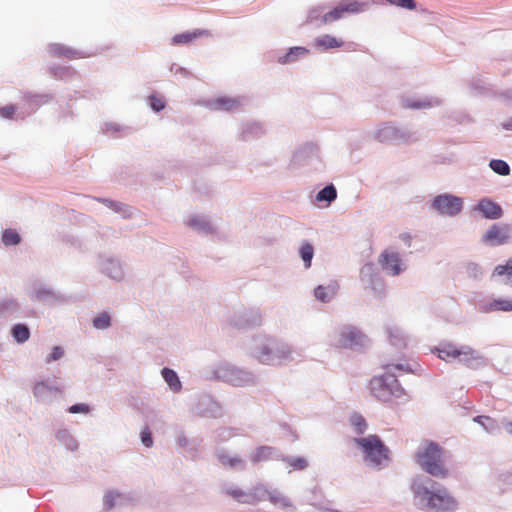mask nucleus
<instances>
[{
  "label": "nucleus",
  "mask_w": 512,
  "mask_h": 512,
  "mask_svg": "<svg viewBox=\"0 0 512 512\" xmlns=\"http://www.w3.org/2000/svg\"><path fill=\"white\" fill-rule=\"evenodd\" d=\"M443 448L439 443L425 440L415 453V461L426 474L412 478L410 491L413 505L423 512H456L458 501L447 487L432 477L445 479L449 470L442 461Z\"/></svg>",
  "instance_id": "nucleus-1"
},
{
  "label": "nucleus",
  "mask_w": 512,
  "mask_h": 512,
  "mask_svg": "<svg viewBox=\"0 0 512 512\" xmlns=\"http://www.w3.org/2000/svg\"><path fill=\"white\" fill-rule=\"evenodd\" d=\"M246 349L253 359L263 365L278 366L294 359V350L290 344L265 334L253 336Z\"/></svg>",
  "instance_id": "nucleus-2"
},
{
  "label": "nucleus",
  "mask_w": 512,
  "mask_h": 512,
  "mask_svg": "<svg viewBox=\"0 0 512 512\" xmlns=\"http://www.w3.org/2000/svg\"><path fill=\"white\" fill-rule=\"evenodd\" d=\"M208 378L233 387H251L258 383V377L254 372L227 361H221L214 365L209 372Z\"/></svg>",
  "instance_id": "nucleus-3"
},
{
  "label": "nucleus",
  "mask_w": 512,
  "mask_h": 512,
  "mask_svg": "<svg viewBox=\"0 0 512 512\" xmlns=\"http://www.w3.org/2000/svg\"><path fill=\"white\" fill-rule=\"evenodd\" d=\"M354 443L363 453V460L370 467L381 470L391 462V450L376 434L354 438Z\"/></svg>",
  "instance_id": "nucleus-4"
},
{
  "label": "nucleus",
  "mask_w": 512,
  "mask_h": 512,
  "mask_svg": "<svg viewBox=\"0 0 512 512\" xmlns=\"http://www.w3.org/2000/svg\"><path fill=\"white\" fill-rule=\"evenodd\" d=\"M334 345L355 352H364L371 346V340L359 327L341 324L336 328Z\"/></svg>",
  "instance_id": "nucleus-5"
},
{
  "label": "nucleus",
  "mask_w": 512,
  "mask_h": 512,
  "mask_svg": "<svg viewBox=\"0 0 512 512\" xmlns=\"http://www.w3.org/2000/svg\"><path fill=\"white\" fill-rule=\"evenodd\" d=\"M370 391L382 402H388L392 397L400 398L406 394L396 375L390 372L373 377L370 381Z\"/></svg>",
  "instance_id": "nucleus-6"
},
{
  "label": "nucleus",
  "mask_w": 512,
  "mask_h": 512,
  "mask_svg": "<svg viewBox=\"0 0 512 512\" xmlns=\"http://www.w3.org/2000/svg\"><path fill=\"white\" fill-rule=\"evenodd\" d=\"M373 139L380 143H411L419 139L417 132L406 127H397L391 122L382 123L372 133Z\"/></svg>",
  "instance_id": "nucleus-7"
},
{
  "label": "nucleus",
  "mask_w": 512,
  "mask_h": 512,
  "mask_svg": "<svg viewBox=\"0 0 512 512\" xmlns=\"http://www.w3.org/2000/svg\"><path fill=\"white\" fill-rule=\"evenodd\" d=\"M359 280L365 289H370L375 298L385 295V281L379 267L373 262L365 263L359 271Z\"/></svg>",
  "instance_id": "nucleus-8"
},
{
  "label": "nucleus",
  "mask_w": 512,
  "mask_h": 512,
  "mask_svg": "<svg viewBox=\"0 0 512 512\" xmlns=\"http://www.w3.org/2000/svg\"><path fill=\"white\" fill-rule=\"evenodd\" d=\"M249 99L246 96H219L214 99L206 100L203 105L214 112L239 113L248 105Z\"/></svg>",
  "instance_id": "nucleus-9"
},
{
  "label": "nucleus",
  "mask_w": 512,
  "mask_h": 512,
  "mask_svg": "<svg viewBox=\"0 0 512 512\" xmlns=\"http://www.w3.org/2000/svg\"><path fill=\"white\" fill-rule=\"evenodd\" d=\"M463 199L452 193L436 195L431 201V208L443 216L455 217L463 210Z\"/></svg>",
  "instance_id": "nucleus-10"
},
{
  "label": "nucleus",
  "mask_w": 512,
  "mask_h": 512,
  "mask_svg": "<svg viewBox=\"0 0 512 512\" xmlns=\"http://www.w3.org/2000/svg\"><path fill=\"white\" fill-rule=\"evenodd\" d=\"M229 324L239 330L254 328L262 323L259 309L240 307L228 319Z\"/></svg>",
  "instance_id": "nucleus-11"
},
{
  "label": "nucleus",
  "mask_w": 512,
  "mask_h": 512,
  "mask_svg": "<svg viewBox=\"0 0 512 512\" xmlns=\"http://www.w3.org/2000/svg\"><path fill=\"white\" fill-rule=\"evenodd\" d=\"M195 415L205 418H220L223 416L222 404L211 395H201L192 408Z\"/></svg>",
  "instance_id": "nucleus-12"
},
{
  "label": "nucleus",
  "mask_w": 512,
  "mask_h": 512,
  "mask_svg": "<svg viewBox=\"0 0 512 512\" xmlns=\"http://www.w3.org/2000/svg\"><path fill=\"white\" fill-rule=\"evenodd\" d=\"M321 163L320 147L313 142L300 146L292 156V164L297 167L311 166Z\"/></svg>",
  "instance_id": "nucleus-13"
},
{
  "label": "nucleus",
  "mask_w": 512,
  "mask_h": 512,
  "mask_svg": "<svg viewBox=\"0 0 512 512\" xmlns=\"http://www.w3.org/2000/svg\"><path fill=\"white\" fill-rule=\"evenodd\" d=\"M267 125L265 122L247 119L241 121L237 133V138L243 142L258 140L267 134Z\"/></svg>",
  "instance_id": "nucleus-14"
},
{
  "label": "nucleus",
  "mask_w": 512,
  "mask_h": 512,
  "mask_svg": "<svg viewBox=\"0 0 512 512\" xmlns=\"http://www.w3.org/2000/svg\"><path fill=\"white\" fill-rule=\"evenodd\" d=\"M28 296L32 300H36L50 306L66 302V297L64 295L53 290L51 287L42 284L33 285L28 292Z\"/></svg>",
  "instance_id": "nucleus-15"
},
{
  "label": "nucleus",
  "mask_w": 512,
  "mask_h": 512,
  "mask_svg": "<svg viewBox=\"0 0 512 512\" xmlns=\"http://www.w3.org/2000/svg\"><path fill=\"white\" fill-rule=\"evenodd\" d=\"M378 263L391 276H399L406 270V265L398 252L384 250L379 255Z\"/></svg>",
  "instance_id": "nucleus-16"
},
{
  "label": "nucleus",
  "mask_w": 512,
  "mask_h": 512,
  "mask_svg": "<svg viewBox=\"0 0 512 512\" xmlns=\"http://www.w3.org/2000/svg\"><path fill=\"white\" fill-rule=\"evenodd\" d=\"M509 238L508 226L495 223L483 234L481 242L487 246L496 247L508 243Z\"/></svg>",
  "instance_id": "nucleus-17"
},
{
  "label": "nucleus",
  "mask_w": 512,
  "mask_h": 512,
  "mask_svg": "<svg viewBox=\"0 0 512 512\" xmlns=\"http://www.w3.org/2000/svg\"><path fill=\"white\" fill-rule=\"evenodd\" d=\"M61 393V388L50 380L37 381L33 386V395L38 402L49 403Z\"/></svg>",
  "instance_id": "nucleus-18"
},
{
  "label": "nucleus",
  "mask_w": 512,
  "mask_h": 512,
  "mask_svg": "<svg viewBox=\"0 0 512 512\" xmlns=\"http://www.w3.org/2000/svg\"><path fill=\"white\" fill-rule=\"evenodd\" d=\"M456 359L471 369H478L487 364L486 358L468 345L459 346V356Z\"/></svg>",
  "instance_id": "nucleus-19"
},
{
  "label": "nucleus",
  "mask_w": 512,
  "mask_h": 512,
  "mask_svg": "<svg viewBox=\"0 0 512 512\" xmlns=\"http://www.w3.org/2000/svg\"><path fill=\"white\" fill-rule=\"evenodd\" d=\"M473 211L478 212L488 220H497L503 216V209L500 204L488 197L481 198L474 206Z\"/></svg>",
  "instance_id": "nucleus-20"
},
{
  "label": "nucleus",
  "mask_w": 512,
  "mask_h": 512,
  "mask_svg": "<svg viewBox=\"0 0 512 512\" xmlns=\"http://www.w3.org/2000/svg\"><path fill=\"white\" fill-rule=\"evenodd\" d=\"M101 269L102 272L109 278L120 281L124 277V271L120 260L113 256L101 257Z\"/></svg>",
  "instance_id": "nucleus-21"
},
{
  "label": "nucleus",
  "mask_w": 512,
  "mask_h": 512,
  "mask_svg": "<svg viewBox=\"0 0 512 512\" xmlns=\"http://www.w3.org/2000/svg\"><path fill=\"white\" fill-rule=\"evenodd\" d=\"M48 52L58 58L77 59L85 58L88 55L81 50L74 49L60 43H51L48 45Z\"/></svg>",
  "instance_id": "nucleus-22"
},
{
  "label": "nucleus",
  "mask_w": 512,
  "mask_h": 512,
  "mask_svg": "<svg viewBox=\"0 0 512 512\" xmlns=\"http://www.w3.org/2000/svg\"><path fill=\"white\" fill-rule=\"evenodd\" d=\"M479 311L482 313L511 312L512 298H492L489 301L481 303L479 305Z\"/></svg>",
  "instance_id": "nucleus-23"
},
{
  "label": "nucleus",
  "mask_w": 512,
  "mask_h": 512,
  "mask_svg": "<svg viewBox=\"0 0 512 512\" xmlns=\"http://www.w3.org/2000/svg\"><path fill=\"white\" fill-rule=\"evenodd\" d=\"M282 453L272 446H259L251 454L250 460L252 463L257 464L269 460H281Z\"/></svg>",
  "instance_id": "nucleus-24"
},
{
  "label": "nucleus",
  "mask_w": 512,
  "mask_h": 512,
  "mask_svg": "<svg viewBox=\"0 0 512 512\" xmlns=\"http://www.w3.org/2000/svg\"><path fill=\"white\" fill-rule=\"evenodd\" d=\"M218 461L225 467L234 470H244L246 468V461L237 454H231L227 450L220 449L217 452Z\"/></svg>",
  "instance_id": "nucleus-25"
},
{
  "label": "nucleus",
  "mask_w": 512,
  "mask_h": 512,
  "mask_svg": "<svg viewBox=\"0 0 512 512\" xmlns=\"http://www.w3.org/2000/svg\"><path fill=\"white\" fill-rule=\"evenodd\" d=\"M308 53V48L304 46H293L288 48L284 54L277 56L276 61L281 65L292 64L306 57Z\"/></svg>",
  "instance_id": "nucleus-26"
},
{
  "label": "nucleus",
  "mask_w": 512,
  "mask_h": 512,
  "mask_svg": "<svg viewBox=\"0 0 512 512\" xmlns=\"http://www.w3.org/2000/svg\"><path fill=\"white\" fill-rule=\"evenodd\" d=\"M187 225L193 229L194 231H197L199 233H203L205 235H209L214 233L215 228L211 224L208 217L204 215H192L189 217L187 221Z\"/></svg>",
  "instance_id": "nucleus-27"
},
{
  "label": "nucleus",
  "mask_w": 512,
  "mask_h": 512,
  "mask_svg": "<svg viewBox=\"0 0 512 512\" xmlns=\"http://www.w3.org/2000/svg\"><path fill=\"white\" fill-rule=\"evenodd\" d=\"M22 99L28 108L34 112L43 104L51 101L53 99V95L50 93L25 92L23 93Z\"/></svg>",
  "instance_id": "nucleus-28"
},
{
  "label": "nucleus",
  "mask_w": 512,
  "mask_h": 512,
  "mask_svg": "<svg viewBox=\"0 0 512 512\" xmlns=\"http://www.w3.org/2000/svg\"><path fill=\"white\" fill-rule=\"evenodd\" d=\"M94 199L104 204L115 213L120 214L124 219H130L133 216V208L125 203L102 197H96Z\"/></svg>",
  "instance_id": "nucleus-29"
},
{
  "label": "nucleus",
  "mask_w": 512,
  "mask_h": 512,
  "mask_svg": "<svg viewBox=\"0 0 512 512\" xmlns=\"http://www.w3.org/2000/svg\"><path fill=\"white\" fill-rule=\"evenodd\" d=\"M390 344L397 350H402L407 345V336L404 330L398 326H388L386 328Z\"/></svg>",
  "instance_id": "nucleus-30"
},
{
  "label": "nucleus",
  "mask_w": 512,
  "mask_h": 512,
  "mask_svg": "<svg viewBox=\"0 0 512 512\" xmlns=\"http://www.w3.org/2000/svg\"><path fill=\"white\" fill-rule=\"evenodd\" d=\"M434 354L445 361H449L450 359H456L459 356V346L452 342H442L438 346L432 349Z\"/></svg>",
  "instance_id": "nucleus-31"
},
{
  "label": "nucleus",
  "mask_w": 512,
  "mask_h": 512,
  "mask_svg": "<svg viewBox=\"0 0 512 512\" xmlns=\"http://www.w3.org/2000/svg\"><path fill=\"white\" fill-rule=\"evenodd\" d=\"M338 290V284L336 282L329 285H318L314 288V297L322 302L329 303L336 295Z\"/></svg>",
  "instance_id": "nucleus-32"
},
{
  "label": "nucleus",
  "mask_w": 512,
  "mask_h": 512,
  "mask_svg": "<svg viewBox=\"0 0 512 512\" xmlns=\"http://www.w3.org/2000/svg\"><path fill=\"white\" fill-rule=\"evenodd\" d=\"M222 491L239 503L249 504V490H243L232 483H225L222 485Z\"/></svg>",
  "instance_id": "nucleus-33"
},
{
  "label": "nucleus",
  "mask_w": 512,
  "mask_h": 512,
  "mask_svg": "<svg viewBox=\"0 0 512 512\" xmlns=\"http://www.w3.org/2000/svg\"><path fill=\"white\" fill-rule=\"evenodd\" d=\"M344 45L343 40L338 39L330 34L318 36L314 40V46L317 49L327 51L330 49L340 48Z\"/></svg>",
  "instance_id": "nucleus-34"
},
{
  "label": "nucleus",
  "mask_w": 512,
  "mask_h": 512,
  "mask_svg": "<svg viewBox=\"0 0 512 512\" xmlns=\"http://www.w3.org/2000/svg\"><path fill=\"white\" fill-rule=\"evenodd\" d=\"M209 31L204 29H196L194 31H186L176 34L171 39L172 45H184L192 42L200 36L208 35Z\"/></svg>",
  "instance_id": "nucleus-35"
},
{
  "label": "nucleus",
  "mask_w": 512,
  "mask_h": 512,
  "mask_svg": "<svg viewBox=\"0 0 512 512\" xmlns=\"http://www.w3.org/2000/svg\"><path fill=\"white\" fill-rule=\"evenodd\" d=\"M439 101L437 99H432L428 97L423 98H412L406 97L403 98L402 104L405 108L410 109H422V108H430L434 105H439Z\"/></svg>",
  "instance_id": "nucleus-36"
},
{
  "label": "nucleus",
  "mask_w": 512,
  "mask_h": 512,
  "mask_svg": "<svg viewBox=\"0 0 512 512\" xmlns=\"http://www.w3.org/2000/svg\"><path fill=\"white\" fill-rule=\"evenodd\" d=\"M161 376L174 393H178L182 389V383L179 379L177 372L169 367H163L161 369Z\"/></svg>",
  "instance_id": "nucleus-37"
},
{
  "label": "nucleus",
  "mask_w": 512,
  "mask_h": 512,
  "mask_svg": "<svg viewBox=\"0 0 512 512\" xmlns=\"http://www.w3.org/2000/svg\"><path fill=\"white\" fill-rule=\"evenodd\" d=\"M337 199V189L333 183L325 185L315 196V201L330 206Z\"/></svg>",
  "instance_id": "nucleus-38"
},
{
  "label": "nucleus",
  "mask_w": 512,
  "mask_h": 512,
  "mask_svg": "<svg viewBox=\"0 0 512 512\" xmlns=\"http://www.w3.org/2000/svg\"><path fill=\"white\" fill-rule=\"evenodd\" d=\"M55 438L57 441L62 444L68 451H76L79 447L78 441L75 439V437L71 434V432L66 429H59L56 434Z\"/></svg>",
  "instance_id": "nucleus-39"
},
{
  "label": "nucleus",
  "mask_w": 512,
  "mask_h": 512,
  "mask_svg": "<svg viewBox=\"0 0 512 512\" xmlns=\"http://www.w3.org/2000/svg\"><path fill=\"white\" fill-rule=\"evenodd\" d=\"M21 306L15 298H4L0 300L1 316H17L20 313Z\"/></svg>",
  "instance_id": "nucleus-40"
},
{
  "label": "nucleus",
  "mask_w": 512,
  "mask_h": 512,
  "mask_svg": "<svg viewBox=\"0 0 512 512\" xmlns=\"http://www.w3.org/2000/svg\"><path fill=\"white\" fill-rule=\"evenodd\" d=\"M12 338L18 343L23 344L30 338V328L25 323H16L10 330Z\"/></svg>",
  "instance_id": "nucleus-41"
},
{
  "label": "nucleus",
  "mask_w": 512,
  "mask_h": 512,
  "mask_svg": "<svg viewBox=\"0 0 512 512\" xmlns=\"http://www.w3.org/2000/svg\"><path fill=\"white\" fill-rule=\"evenodd\" d=\"M299 257L303 261L305 269H309L315 254L314 246L307 240H304L298 250Z\"/></svg>",
  "instance_id": "nucleus-42"
},
{
  "label": "nucleus",
  "mask_w": 512,
  "mask_h": 512,
  "mask_svg": "<svg viewBox=\"0 0 512 512\" xmlns=\"http://www.w3.org/2000/svg\"><path fill=\"white\" fill-rule=\"evenodd\" d=\"M270 487L264 484H258L253 488L249 489V504H255L257 502L267 501L269 497Z\"/></svg>",
  "instance_id": "nucleus-43"
},
{
  "label": "nucleus",
  "mask_w": 512,
  "mask_h": 512,
  "mask_svg": "<svg viewBox=\"0 0 512 512\" xmlns=\"http://www.w3.org/2000/svg\"><path fill=\"white\" fill-rule=\"evenodd\" d=\"M176 446L181 452L193 454L196 451L192 441L188 439L181 428L176 429Z\"/></svg>",
  "instance_id": "nucleus-44"
},
{
  "label": "nucleus",
  "mask_w": 512,
  "mask_h": 512,
  "mask_svg": "<svg viewBox=\"0 0 512 512\" xmlns=\"http://www.w3.org/2000/svg\"><path fill=\"white\" fill-rule=\"evenodd\" d=\"M268 501H270L273 505L279 506L283 509L293 506L290 499L286 497L281 491L275 488L270 489Z\"/></svg>",
  "instance_id": "nucleus-45"
},
{
  "label": "nucleus",
  "mask_w": 512,
  "mask_h": 512,
  "mask_svg": "<svg viewBox=\"0 0 512 512\" xmlns=\"http://www.w3.org/2000/svg\"><path fill=\"white\" fill-rule=\"evenodd\" d=\"M123 499V494L114 490H110L106 492L103 497V507L106 511H110L118 504H120Z\"/></svg>",
  "instance_id": "nucleus-46"
},
{
  "label": "nucleus",
  "mask_w": 512,
  "mask_h": 512,
  "mask_svg": "<svg viewBox=\"0 0 512 512\" xmlns=\"http://www.w3.org/2000/svg\"><path fill=\"white\" fill-rule=\"evenodd\" d=\"M92 326L97 330H106L112 326V318L109 312L98 313L92 319Z\"/></svg>",
  "instance_id": "nucleus-47"
},
{
  "label": "nucleus",
  "mask_w": 512,
  "mask_h": 512,
  "mask_svg": "<svg viewBox=\"0 0 512 512\" xmlns=\"http://www.w3.org/2000/svg\"><path fill=\"white\" fill-rule=\"evenodd\" d=\"M50 74L60 80H65L71 78L75 71L70 66H62V65H51L49 66Z\"/></svg>",
  "instance_id": "nucleus-48"
},
{
  "label": "nucleus",
  "mask_w": 512,
  "mask_h": 512,
  "mask_svg": "<svg viewBox=\"0 0 512 512\" xmlns=\"http://www.w3.org/2000/svg\"><path fill=\"white\" fill-rule=\"evenodd\" d=\"M341 5L344 9L345 14L346 13L358 14V13L366 11L368 9L369 3L353 0V1L341 2Z\"/></svg>",
  "instance_id": "nucleus-49"
},
{
  "label": "nucleus",
  "mask_w": 512,
  "mask_h": 512,
  "mask_svg": "<svg viewBox=\"0 0 512 512\" xmlns=\"http://www.w3.org/2000/svg\"><path fill=\"white\" fill-rule=\"evenodd\" d=\"M281 460L286 462L293 470L302 471L308 467V461L303 456H285L282 454Z\"/></svg>",
  "instance_id": "nucleus-50"
},
{
  "label": "nucleus",
  "mask_w": 512,
  "mask_h": 512,
  "mask_svg": "<svg viewBox=\"0 0 512 512\" xmlns=\"http://www.w3.org/2000/svg\"><path fill=\"white\" fill-rule=\"evenodd\" d=\"M488 166L494 173L500 176H508L511 172L509 164L502 159H491Z\"/></svg>",
  "instance_id": "nucleus-51"
},
{
  "label": "nucleus",
  "mask_w": 512,
  "mask_h": 512,
  "mask_svg": "<svg viewBox=\"0 0 512 512\" xmlns=\"http://www.w3.org/2000/svg\"><path fill=\"white\" fill-rule=\"evenodd\" d=\"M472 89L480 95L485 96H499L493 89L489 86V84L483 79L473 80L471 84Z\"/></svg>",
  "instance_id": "nucleus-52"
},
{
  "label": "nucleus",
  "mask_w": 512,
  "mask_h": 512,
  "mask_svg": "<svg viewBox=\"0 0 512 512\" xmlns=\"http://www.w3.org/2000/svg\"><path fill=\"white\" fill-rule=\"evenodd\" d=\"M349 422L357 435H362L365 433L367 429V422L361 414L356 412L353 413L349 418Z\"/></svg>",
  "instance_id": "nucleus-53"
},
{
  "label": "nucleus",
  "mask_w": 512,
  "mask_h": 512,
  "mask_svg": "<svg viewBox=\"0 0 512 512\" xmlns=\"http://www.w3.org/2000/svg\"><path fill=\"white\" fill-rule=\"evenodd\" d=\"M1 240L5 246H16L20 244L22 238L16 230L8 228L2 232Z\"/></svg>",
  "instance_id": "nucleus-54"
},
{
  "label": "nucleus",
  "mask_w": 512,
  "mask_h": 512,
  "mask_svg": "<svg viewBox=\"0 0 512 512\" xmlns=\"http://www.w3.org/2000/svg\"><path fill=\"white\" fill-rule=\"evenodd\" d=\"M344 15H345L344 9L340 3L339 5L334 7L332 10L325 12L321 16V23H325V24L332 23L334 21L341 19Z\"/></svg>",
  "instance_id": "nucleus-55"
},
{
  "label": "nucleus",
  "mask_w": 512,
  "mask_h": 512,
  "mask_svg": "<svg viewBox=\"0 0 512 512\" xmlns=\"http://www.w3.org/2000/svg\"><path fill=\"white\" fill-rule=\"evenodd\" d=\"M325 6H316L309 10L306 23L313 24L317 27L324 25L325 23H321V16L325 13Z\"/></svg>",
  "instance_id": "nucleus-56"
},
{
  "label": "nucleus",
  "mask_w": 512,
  "mask_h": 512,
  "mask_svg": "<svg viewBox=\"0 0 512 512\" xmlns=\"http://www.w3.org/2000/svg\"><path fill=\"white\" fill-rule=\"evenodd\" d=\"M473 420L474 422L481 425L488 433H494V431L497 429L496 421L489 416L479 415L474 417Z\"/></svg>",
  "instance_id": "nucleus-57"
},
{
  "label": "nucleus",
  "mask_w": 512,
  "mask_h": 512,
  "mask_svg": "<svg viewBox=\"0 0 512 512\" xmlns=\"http://www.w3.org/2000/svg\"><path fill=\"white\" fill-rule=\"evenodd\" d=\"M386 3L392 6H396L402 9H406L409 11L415 10L417 8V3L415 0H384ZM375 3H380L381 0H374Z\"/></svg>",
  "instance_id": "nucleus-58"
},
{
  "label": "nucleus",
  "mask_w": 512,
  "mask_h": 512,
  "mask_svg": "<svg viewBox=\"0 0 512 512\" xmlns=\"http://www.w3.org/2000/svg\"><path fill=\"white\" fill-rule=\"evenodd\" d=\"M65 354V350L60 345H55L51 348L50 353L45 357V363L51 364L55 361L60 360Z\"/></svg>",
  "instance_id": "nucleus-59"
},
{
  "label": "nucleus",
  "mask_w": 512,
  "mask_h": 512,
  "mask_svg": "<svg viewBox=\"0 0 512 512\" xmlns=\"http://www.w3.org/2000/svg\"><path fill=\"white\" fill-rule=\"evenodd\" d=\"M148 105L153 112L159 113L165 108L166 103L161 97L152 94L148 97Z\"/></svg>",
  "instance_id": "nucleus-60"
},
{
  "label": "nucleus",
  "mask_w": 512,
  "mask_h": 512,
  "mask_svg": "<svg viewBox=\"0 0 512 512\" xmlns=\"http://www.w3.org/2000/svg\"><path fill=\"white\" fill-rule=\"evenodd\" d=\"M466 273L470 278L480 279L483 276V269L478 263L469 262L466 265Z\"/></svg>",
  "instance_id": "nucleus-61"
},
{
  "label": "nucleus",
  "mask_w": 512,
  "mask_h": 512,
  "mask_svg": "<svg viewBox=\"0 0 512 512\" xmlns=\"http://www.w3.org/2000/svg\"><path fill=\"white\" fill-rule=\"evenodd\" d=\"M67 411L71 414H88L91 411V407L86 403H75L69 406Z\"/></svg>",
  "instance_id": "nucleus-62"
},
{
  "label": "nucleus",
  "mask_w": 512,
  "mask_h": 512,
  "mask_svg": "<svg viewBox=\"0 0 512 512\" xmlns=\"http://www.w3.org/2000/svg\"><path fill=\"white\" fill-rule=\"evenodd\" d=\"M140 439L142 444L147 448H151L154 444L152 432L148 427L141 430Z\"/></svg>",
  "instance_id": "nucleus-63"
},
{
  "label": "nucleus",
  "mask_w": 512,
  "mask_h": 512,
  "mask_svg": "<svg viewBox=\"0 0 512 512\" xmlns=\"http://www.w3.org/2000/svg\"><path fill=\"white\" fill-rule=\"evenodd\" d=\"M123 129L124 128L119 124L108 122L105 123L103 131L108 136L117 137L118 133L121 132Z\"/></svg>",
  "instance_id": "nucleus-64"
}]
</instances>
